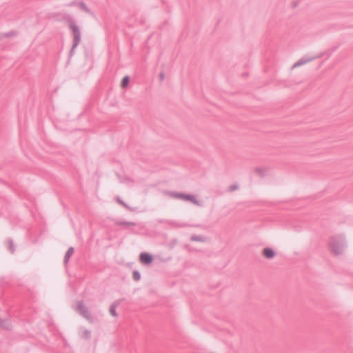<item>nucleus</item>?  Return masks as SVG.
<instances>
[{
    "label": "nucleus",
    "mask_w": 353,
    "mask_h": 353,
    "mask_svg": "<svg viewBox=\"0 0 353 353\" xmlns=\"http://www.w3.org/2000/svg\"><path fill=\"white\" fill-rule=\"evenodd\" d=\"M172 196L176 197V198H180V199H182L185 200V201H191L193 203L196 204V205L199 204V203L196 200V199L194 196H191V195L174 194L172 195Z\"/></svg>",
    "instance_id": "20e7f679"
},
{
    "label": "nucleus",
    "mask_w": 353,
    "mask_h": 353,
    "mask_svg": "<svg viewBox=\"0 0 353 353\" xmlns=\"http://www.w3.org/2000/svg\"><path fill=\"white\" fill-rule=\"evenodd\" d=\"M69 28L71 30L74 37V46H77L81 40L80 30L77 25L74 23H70Z\"/></svg>",
    "instance_id": "f03ea898"
},
{
    "label": "nucleus",
    "mask_w": 353,
    "mask_h": 353,
    "mask_svg": "<svg viewBox=\"0 0 353 353\" xmlns=\"http://www.w3.org/2000/svg\"><path fill=\"white\" fill-rule=\"evenodd\" d=\"M139 260L141 263L150 264L152 262L153 258L149 253L142 252L140 254Z\"/></svg>",
    "instance_id": "7ed1b4c3"
},
{
    "label": "nucleus",
    "mask_w": 353,
    "mask_h": 353,
    "mask_svg": "<svg viewBox=\"0 0 353 353\" xmlns=\"http://www.w3.org/2000/svg\"><path fill=\"white\" fill-rule=\"evenodd\" d=\"M238 188H239V187L236 185H231L229 187V190L230 191H234V190H237Z\"/></svg>",
    "instance_id": "9b49d317"
},
{
    "label": "nucleus",
    "mask_w": 353,
    "mask_h": 353,
    "mask_svg": "<svg viewBox=\"0 0 353 353\" xmlns=\"http://www.w3.org/2000/svg\"><path fill=\"white\" fill-rule=\"evenodd\" d=\"M129 81H130V79L128 77H124L123 79H122V81H121V87L122 88H125L128 86V83H129Z\"/></svg>",
    "instance_id": "0eeeda50"
},
{
    "label": "nucleus",
    "mask_w": 353,
    "mask_h": 353,
    "mask_svg": "<svg viewBox=\"0 0 353 353\" xmlns=\"http://www.w3.org/2000/svg\"><path fill=\"white\" fill-rule=\"evenodd\" d=\"M78 308L83 314H86L88 312L87 308L82 303H79L78 305Z\"/></svg>",
    "instance_id": "6e6552de"
},
{
    "label": "nucleus",
    "mask_w": 353,
    "mask_h": 353,
    "mask_svg": "<svg viewBox=\"0 0 353 353\" xmlns=\"http://www.w3.org/2000/svg\"><path fill=\"white\" fill-rule=\"evenodd\" d=\"M305 61H299L298 62H296L294 65V68H296L297 66H299V65H301L302 64L305 63Z\"/></svg>",
    "instance_id": "f8f14e48"
},
{
    "label": "nucleus",
    "mask_w": 353,
    "mask_h": 353,
    "mask_svg": "<svg viewBox=\"0 0 353 353\" xmlns=\"http://www.w3.org/2000/svg\"><path fill=\"white\" fill-rule=\"evenodd\" d=\"M329 247L331 252L335 255L341 254L343 251V243L341 241L336 237H333L330 239Z\"/></svg>",
    "instance_id": "f257e3e1"
},
{
    "label": "nucleus",
    "mask_w": 353,
    "mask_h": 353,
    "mask_svg": "<svg viewBox=\"0 0 353 353\" xmlns=\"http://www.w3.org/2000/svg\"><path fill=\"white\" fill-rule=\"evenodd\" d=\"M74 252V248H70L66 254H65V262L67 263L68 261L69 260V259L70 258V256L72 255Z\"/></svg>",
    "instance_id": "423d86ee"
},
{
    "label": "nucleus",
    "mask_w": 353,
    "mask_h": 353,
    "mask_svg": "<svg viewBox=\"0 0 353 353\" xmlns=\"http://www.w3.org/2000/svg\"><path fill=\"white\" fill-rule=\"evenodd\" d=\"M262 255L263 257L270 259H273L276 254L274 250L270 248H265L262 250Z\"/></svg>",
    "instance_id": "39448f33"
},
{
    "label": "nucleus",
    "mask_w": 353,
    "mask_h": 353,
    "mask_svg": "<svg viewBox=\"0 0 353 353\" xmlns=\"http://www.w3.org/2000/svg\"><path fill=\"white\" fill-rule=\"evenodd\" d=\"M110 312L112 316H117L116 308L114 306H112L110 309Z\"/></svg>",
    "instance_id": "1a4fd4ad"
},
{
    "label": "nucleus",
    "mask_w": 353,
    "mask_h": 353,
    "mask_svg": "<svg viewBox=\"0 0 353 353\" xmlns=\"http://www.w3.org/2000/svg\"><path fill=\"white\" fill-rule=\"evenodd\" d=\"M133 278L134 280L138 281L140 279V274L137 272L133 273Z\"/></svg>",
    "instance_id": "9d476101"
}]
</instances>
